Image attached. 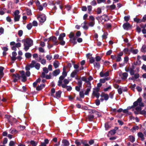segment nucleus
<instances>
[{
    "label": "nucleus",
    "instance_id": "1",
    "mask_svg": "<svg viewBox=\"0 0 146 146\" xmlns=\"http://www.w3.org/2000/svg\"><path fill=\"white\" fill-rule=\"evenodd\" d=\"M22 42H24V49L27 51L29 48L33 45V41L29 38H27L22 40Z\"/></svg>",
    "mask_w": 146,
    "mask_h": 146
},
{
    "label": "nucleus",
    "instance_id": "2",
    "mask_svg": "<svg viewBox=\"0 0 146 146\" xmlns=\"http://www.w3.org/2000/svg\"><path fill=\"white\" fill-rule=\"evenodd\" d=\"M75 143L77 145V146H79L82 143L84 146H90L87 143V141H84L82 140H76Z\"/></svg>",
    "mask_w": 146,
    "mask_h": 146
},
{
    "label": "nucleus",
    "instance_id": "3",
    "mask_svg": "<svg viewBox=\"0 0 146 146\" xmlns=\"http://www.w3.org/2000/svg\"><path fill=\"white\" fill-rule=\"evenodd\" d=\"M142 100V98H139L136 101L133 103V106L134 107L137 106L139 104L140 106L143 107L144 106V104L141 102Z\"/></svg>",
    "mask_w": 146,
    "mask_h": 146
},
{
    "label": "nucleus",
    "instance_id": "4",
    "mask_svg": "<svg viewBox=\"0 0 146 146\" xmlns=\"http://www.w3.org/2000/svg\"><path fill=\"white\" fill-rule=\"evenodd\" d=\"M19 11L17 10L14 12V20L15 22L18 21H19L20 17V15H19Z\"/></svg>",
    "mask_w": 146,
    "mask_h": 146
},
{
    "label": "nucleus",
    "instance_id": "5",
    "mask_svg": "<svg viewBox=\"0 0 146 146\" xmlns=\"http://www.w3.org/2000/svg\"><path fill=\"white\" fill-rule=\"evenodd\" d=\"M96 19L98 20H100L102 22H104L109 20L108 16L105 15H104L100 17H96Z\"/></svg>",
    "mask_w": 146,
    "mask_h": 146
},
{
    "label": "nucleus",
    "instance_id": "6",
    "mask_svg": "<svg viewBox=\"0 0 146 146\" xmlns=\"http://www.w3.org/2000/svg\"><path fill=\"white\" fill-rule=\"evenodd\" d=\"M37 18L39 22L41 23H44L46 20V17L44 14L40 15L37 17Z\"/></svg>",
    "mask_w": 146,
    "mask_h": 146
},
{
    "label": "nucleus",
    "instance_id": "7",
    "mask_svg": "<svg viewBox=\"0 0 146 146\" xmlns=\"http://www.w3.org/2000/svg\"><path fill=\"white\" fill-rule=\"evenodd\" d=\"M88 112L90 114H93L94 115H97L98 117H100L101 116L100 113L95 110L88 109Z\"/></svg>",
    "mask_w": 146,
    "mask_h": 146
},
{
    "label": "nucleus",
    "instance_id": "8",
    "mask_svg": "<svg viewBox=\"0 0 146 146\" xmlns=\"http://www.w3.org/2000/svg\"><path fill=\"white\" fill-rule=\"evenodd\" d=\"M36 63V61L32 60L31 64L29 65H27L25 68L26 70L28 71L30 70V68H33L34 67V65Z\"/></svg>",
    "mask_w": 146,
    "mask_h": 146
},
{
    "label": "nucleus",
    "instance_id": "9",
    "mask_svg": "<svg viewBox=\"0 0 146 146\" xmlns=\"http://www.w3.org/2000/svg\"><path fill=\"white\" fill-rule=\"evenodd\" d=\"M123 27L124 30H128L131 29V26L129 23L127 22L123 24Z\"/></svg>",
    "mask_w": 146,
    "mask_h": 146
},
{
    "label": "nucleus",
    "instance_id": "10",
    "mask_svg": "<svg viewBox=\"0 0 146 146\" xmlns=\"http://www.w3.org/2000/svg\"><path fill=\"white\" fill-rule=\"evenodd\" d=\"M50 40H52L53 42L54 45H57L58 43L57 40V38L55 36H52L49 38Z\"/></svg>",
    "mask_w": 146,
    "mask_h": 146
},
{
    "label": "nucleus",
    "instance_id": "11",
    "mask_svg": "<svg viewBox=\"0 0 146 146\" xmlns=\"http://www.w3.org/2000/svg\"><path fill=\"white\" fill-rule=\"evenodd\" d=\"M21 76L22 78V81L23 82H25L27 80V77L25 74L24 71L22 70L21 72Z\"/></svg>",
    "mask_w": 146,
    "mask_h": 146
},
{
    "label": "nucleus",
    "instance_id": "12",
    "mask_svg": "<svg viewBox=\"0 0 146 146\" xmlns=\"http://www.w3.org/2000/svg\"><path fill=\"white\" fill-rule=\"evenodd\" d=\"M70 143L66 139H63L62 141V145L63 146H69Z\"/></svg>",
    "mask_w": 146,
    "mask_h": 146
},
{
    "label": "nucleus",
    "instance_id": "13",
    "mask_svg": "<svg viewBox=\"0 0 146 146\" xmlns=\"http://www.w3.org/2000/svg\"><path fill=\"white\" fill-rule=\"evenodd\" d=\"M100 96L102 98H104V100L106 101L109 98L108 95L107 94H105L104 92L102 93L100 95Z\"/></svg>",
    "mask_w": 146,
    "mask_h": 146
},
{
    "label": "nucleus",
    "instance_id": "14",
    "mask_svg": "<svg viewBox=\"0 0 146 146\" xmlns=\"http://www.w3.org/2000/svg\"><path fill=\"white\" fill-rule=\"evenodd\" d=\"M79 71L78 69H75L74 70L71 74L70 76L72 78H74L76 75L77 73Z\"/></svg>",
    "mask_w": 146,
    "mask_h": 146
},
{
    "label": "nucleus",
    "instance_id": "15",
    "mask_svg": "<svg viewBox=\"0 0 146 146\" xmlns=\"http://www.w3.org/2000/svg\"><path fill=\"white\" fill-rule=\"evenodd\" d=\"M100 76L102 77H107L109 76V72L107 71L105 73H104L103 72H101L100 73Z\"/></svg>",
    "mask_w": 146,
    "mask_h": 146
},
{
    "label": "nucleus",
    "instance_id": "16",
    "mask_svg": "<svg viewBox=\"0 0 146 146\" xmlns=\"http://www.w3.org/2000/svg\"><path fill=\"white\" fill-rule=\"evenodd\" d=\"M65 77L62 75L59 78V80L58 81V84L59 86H62V80L64 79Z\"/></svg>",
    "mask_w": 146,
    "mask_h": 146
},
{
    "label": "nucleus",
    "instance_id": "17",
    "mask_svg": "<svg viewBox=\"0 0 146 146\" xmlns=\"http://www.w3.org/2000/svg\"><path fill=\"white\" fill-rule=\"evenodd\" d=\"M61 86L63 88H66L68 91H70L72 90V87L70 86H67L65 84H62Z\"/></svg>",
    "mask_w": 146,
    "mask_h": 146
},
{
    "label": "nucleus",
    "instance_id": "18",
    "mask_svg": "<svg viewBox=\"0 0 146 146\" xmlns=\"http://www.w3.org/2000/svg\"><path fill=\"white\" fill-rule=\"evenodd\" d=\"M90 115H89L88 116L87 119L90 121H92L94 118V115L93 114L92 115V114H90Z\"/></svg>",
    "mask_w": 146,
    "mask_h": 146
},
{
    "label": "nucleus",
    "instance_id": "19",
    "mask_svg": "<svg viewBox=\"0 0 146 146\" xmlns=\"http://www.w3.org/2000/svg\"><path fill=\"white\" fill-rule=\"evenodd\" d=\"M137 135L139 137L141 138V140L143 141L145 139L144 137V135L143 133L141 132H139L137 133Z\"/></svg>",
    "mask_w": 146,
    "mask_h": 146
},
{
    "label": "nucleus",
    "instance_id": "20",
    "mask_svg": "<svg viewBox=\"0 0 146 146\" xmlns=\"http://www.w3.org/2000/svg\"><path fill=\"white\" fill-rule=\"evenodd\" d=\"M62 92L61 90H59L56 92V98H59L61 97Z\"/></svg>",
    "mask_w": 146,
    "mask_h": 146
},
{
    "label": "nucleus",
    "instance_id": "21",
    "mask_svg": "<svg viewBox=\"0 0 146 146\" xmlns=\"http://www.w3.org/2000/svg\"><path fill=\"white\" fill-rule=\"evenodd\" d=\"M60 72V70L59 69H57L53 72V75L54 76H56L58 75Z\"/></svg>",
    "mask_w": 146,
    "mask_h": 146
},
{
    "label": "nucleus",
    "instance_id": "22",
    "mask_svg": "<svg viewBox=\"0 0 146 146\" xmlns=\"http://www.w3.org/2000/svg\"><path fill=\"white\" fill-rule=\"evenodd\" d=\"M45 86L44 84H41L36 87V90L39 91L42 89Z\"/></svg>",
    "mask_w": 146,
    "mask_h": 146
},
{
    "label": "nucleus",
    "instance_id": "23",
    "mask_svg": "<svg viewBox=\"0 0 146 146\" xmlns=\"http://www.w3.org/2000/svg\"><path fill=\"white\" fill-rule=\"evenodd\" d=\"M59 63L58 61H55L54 62L53 65L55 68H56L58 67L59 65Z\"/></svg>",
    "mask_w": 146,
    "mask_h": 146
},
{
    "label": "nucleus",
    "instance_id": "24",
    "mask_svg": "<svg viewBox=\"0 0 146 146\" xmlns=\"http://www.w3.org/2000/svg\"><path fill=\"white\" fill-rule=\"evenodd\" d=\"M65 36V34L63 33L61 34L59 36L58 38V40H63V38Z\"/></svg>",
    "mask_w": 146,
    "mask_h": 146
},
{
    "label": "nucleus",
    "instance_id": "25",
    "mask_svg": "<svg viewBox=\"0 0 146 146\" xmlns=\"http://www.w3.org/2000/svg\"><path fill=\"white\" fill-rule=\"evenodd\" d=\"M122 78L123 80H125L126 79L127 76H128V74L126 72H124L122 74Z\"/></svg>",
    "mask_w": 146,
    "mask_h": 146
},
{
    "label": "nucleus",
    "instance_id": "26",
    "mask_svg": "<svg viewBox=\"0 0 146 146\" xmlns=\"http://www.w3.org/2000/svg\"><path fill=\"white\" fill-rule=\"evenodd\" d=\"M77 38V37H74L73 39H70V41L74 44H75L77 43V42L76 41Z\"/></svg>",
    "mask_w": 146,
    "mask_h": 146
},
{
    "label": "nucleus",
    "instance_id": "27",
    "mask_svg": "<svg viewBox=\"0 0 146 146\" xmlns=\"http://www.w3.org/2000/svg\"><path fill=\"white\" fill-rule=\"evenodd\" d=\"M74 35L75 34L73 32H70V34L69 35V37L70 39H73V38L74 37H76Z\"/></svg>",
    "mask_w": 146,
    "mask_h": 146
},
{
    "label": "nucleus",
    "instance_id": "28",
    "mask_svg": "<svg viewBox=\"0 0 146 146\" xmlns=\"http://www.w3.org/2000/svg\"><path fill=\"white\" fill-rule=\"evenodd\" d=\"M129 140L131 142H133L135 141V138L132 135H130L129 136Z\"/></svg>",
    "mask_w": 146,
    "mask_h": 146
},
{
    "label": "nucleus",
    "instance_id": "29",
    "mask_svg": "<svg viewBox=\"0 0 146 146\" xmlns=\"http://www.w3.org/2000/svg\"><path fill=\"white\" fill-rule=\"evenodd\" d=\"M109 79V78L107 77L105 78H102L100 79V82L101 83H104L105 82L106 80H108Z\"/></svg>",
    "mask_w": 146,
    "mask_h": 146
},
{
    "label": "nucleus",
    "instance_id": "30",
    "mask_svg": "<svg viewBox=\"0 0 146 146\" xmlns=\"http://www.w3.org/2000/svg\"><path fill=\"white\" fill-rule=\"evenodd\" d=\"M6 11L5 8H1L0 10V15H3L5 14V12Z\"/></svg>",
    "mask_w": 146,
    "mask_h": 146
},
{
    "label": "nucleus",
    "instance_id": "31",
    "mask_svg": "<svg viewBox=\"0 0 146 146\" xmlns=\"http://www.w3.org/2000/svg\"><path fill=\"white\" fill-rule=\"evenodd\" d=\"M26 11L27 15H32L31 10V9H29L28 8H26Z\"/></svg>",
    "mask_w": 146,
    "mask_h": 146
},
{
    "label": "nucleus",
    "instance_id": "32",
    "mask_svg": "<svg viewBox=\"0 0 146 146\" xmlns=\"http://www.w3.org/2000/svg\"><path fill=\"white\" fill-rule=\"evenodd\" d=\"M30 143L32 145V146H36L37 144V142L31 140L30 141Z\"/></svg>",
    "mask_w": 146,
    "mask_h": 146
},
{
    "label": "nucleus",
    "instance_id": "33",
    "mask_svg": "<svg viewBox=\"0 0 146 146\" xmlns=\"http://www.w3.org/2000/svg\"><path fill=\"white\" fill-rule=\"evenodd\" d=\"M92 95L96 97L97 98H98L100 96V94L98 92H95V91H93Z\"/></svg>",
    "mask_w": 146,
    "mask_h": 146
},
{
    "label": "nucleus",
    "instance_id": "34",
    "mask_svg": "<svg viewBox=\"0 0 146 146\" xmlns=\"http://www.w3.org/2000/svg\"><path fill=\"white\" fill-rule=\"evenodd\" d=\"M141 51L143 52H146V45H143L141 49Z\"/></svg>",
    "mask_w": 146,
    "mask_h": 146
},
{
    "label": "nucleus",
    "instance_id": "35",
    "mask_svg": "<svg viewBox=\"0 0 146 146\" xmlns=\"http://www.w3.org/2000/svg\"><path fill=\"white\" fill-rule=\"evenodd\" d=\"M40 64L38 63H36H36L34 65V67H35L36 69L38 70H39L40 68Z\"/></svg>",
    "mask_w": 146,
    "mask_h": 146
},
{
    "label": "nucleus",
    "instance_id": "36",
    "mask_svg": "<svg viewBox=\"0 0 146 146\" xmlns=\"http://www.w3.org/2000/svg\"><path fill=\"white\" fill-rule=\"evenodd\" d=\"M12 77L13 78H17L18 79H20V75L17 74H12Z\"/></svg>",
    "mask_w": 146,
    "mask_h": 146
},
{
    "label": "nucleus",
    "instance_id": "37",
    "mask_svg": "<svg viewBox=\"0 0 146 146\" xmlns=\"http://www.w3.org/2000/svg\"><path fill=\"white\" fill-rule=\"evenodd\" d=\"M79 95L80 98H84L85 94L83 91H80Z\"/></svg>",
    "mask_w": 146,
    "mask_h": 146
},
{
    "label": "nucleus",
    "instance_id": "38",
    "mask_svg": "<svg viewBox=\"0 0 146 146\" xmlns=\"http://www.w3.org/2000/svg\"><path fill=\"white\" fill-rule=\"evenodd\" d=\"M87 83V87H88V88H90L91 89V84L90 81H88L86 82Z\"/></svg>",
    "mask_w": 146,
    "mask_h": 146
},
{
    "label": "nucleus",
    "instance_id": "39",
    "mask_svg": "<svg viewBox=\"0 0 146 146\" xmlns=\"http://www.w3.org/2000/svg\"><path fill=\"white\" fill-rule=\"evenodd\" d=\"M134 21L137 22V23H140L141 22V19H139V18H134Z\"/></svg>",
    "mask_w": 146,
    "mask_h": 146
},
{
    "label": "nucleus",
    "instance_id": "40",
    "mask_svg": "<svg viewBox=\"0 0 146 146\" xmlns=\"http://www.w3.org/2000/svg\"><path fill=\"white\" fill-rule=\"evenodd\" d=\"M63 71L62 73V76L65 77L67 75V73L66 72V69L64 68V67L63 68Z\"/></svg>",
    "mask_w": 146,
    "mask_h": 146
},
{
    "label": "nucleus",
    "instance_id": "41",
    "mask_svg": "<svg viewBox=\"0 0 146 146\" xmlns=\"http://www.w3.org/2000/svg\"><path fill=\"white\" fill-rule=\"evenodd\" d=\"M134 79L138 78L140 76L139 74L138 73L135 74L133 76Z\"/></svg>",
    "mask_w": 146,
    "mask_h": 146
},
{
    "label": "nucleus",
    "instance_id": "42",
    "mask_svg": "<svg viewBox=\"0 0 146 146\" xmlns=\"http://www.w3.org/2000/svg\"><path fill=\"white\" fill-rule=\"evenodd\" d=\"M139 129V127L138 126H134L133 127L131 130H132V131L133 132L134 131H136V130H138Z\"/></svg>",
    "mask_w": 146,
    "mask_h": 146
},
{
    "label": "nucleus",
    "instance_id": "43",
    "mask_svg": "<svg viewBox=\"0 0 146 146\" xmlns=\"http://www.w3.org/2000/svg\"><path fill=\"white\" fill-rule=\"evenodd\" d=\"M41 143L42 144H44L45 146H46V144L49 143V141L47 139H44V142H41Z\"/></svg>",
    "mask_w": 146,
    "mask_h": 146
},
{
    "label": "nucleus",
    "instance_id": "44",
    "mask_svg": "<svg viewBox=\"0 0 146 146\" xmlns=\"http://www.w3.org/2000/svg\"><path fill=\"white\" fill-rule=\"evenodd\" d=\"M77 84L78 85L77 86H79V87H82V80H79V81H78Z\"/></svg>",
    "mask_w": 146,
    "mask_h": 146
},
{
    "label": "nucleus",
    "instance_id": "45",
    "mask_svg": "<svg viewBox=\"0 0 146 146\" xmlns=\"http://www.w3.org/2000/svg\"><path fill=\"white\" fill-rule=\"evenodd\" d=\"M25 56L27 58H30L31 56V54L29 52L26 53L25 54Z\"/></svg>",
    "mask_w": 146,
    "mask_h": 146
},
{
    "label": "nucleus",
    "instance_id": "46",
    "mask_svg": "<svg viewBox=\"0 0 146 146\" xmlns=\"http://www.w3.org/2000/svg\"><path fill=\"white\" fill-rule=\"evenodd\" d=\"M63 82L64 84H65L66 85H67V84H68L69 82V81L67 79H64L63 80Z\"/></svg>",
    "mask_w": 146,
    "mask_h": 146
},
{
    "label": "nucleus",
    "instance_id": "47",
    "mask_svg": "<svg viewBox=\"0 0 146 146\" xmlns=\"http://www.w3.org/2000/svg\"><path fill=\"white\" fill-rule=\"evenodd\" d=\"M91 91V89L87 88L86 90L85 91L84 94L85 95H89V92Z\"/></svg>",
    "mask_w": 146,
    "mask_h": 146
},
{
    "label": "nucleus",
    "instance_id": "48",
    "mask_svg": "<svg viewBox=\"0 0 146 146\" xmlns=\"http://www.w3.org/2000/svg\"><path fill=\"white\" fill-rule=\"evenodd\" d=\"M90 62L91 63H93L95 61L94 59L92 57H91L89 58Z\"/></svg>",
    "mask_w": 146,
    "mask_h": 146
},
{
    "label": "nucleus",
    "instance_id": "49",
    "mask_svg": "<svg viewBox=\"0 0 146 146\" xmlns=\"http://www.w3.org/2000/svg\"><path fill=\"white\" fill-rule=\"evenodd\" d=\"M130 73L131 75H133L135 74V71L134 70H133V69H131V68H130Z\"/></svg>",
    "mask_w": 146,
    "mask_h": 146
},
{
    "label": "nucleus",
    "instance_id": "50",
    "mask_svg": "<svg viewBox=\"0 0 146 146\" xmlns=\"http://www.w3.org/2000/svg\"><path fill=\"white\" fill-rule=\"evenodd\" d=\"M4 68L2 66L0 67V75H3L4 73L3 72V70Z\"/></svg>",
    "mask_w": 146,
    "mask_h": 146
},
{
    "label": "nucleus",
    "instance_id": "51",
    "mask_svg": "<svg viewBox=\"0 0 146 146\" xmlns=\"http://www.w3.org/2000/svg\"><path fill=\"white\" fill-rule=\"evenodd\" d=\"M81 35V33L80 31H78L76 33V36L75 37H77V38L79 37Z\"/></svg>",
    "mask_w": 146,
    "mask_h": 146
},
{
    "label": "nucleus",
    "instance_id": "52",
    "mask_svg": "<svg viewBox=\"0 0 146 146\" xmlns=\"http://www.w3.org/2000/svg\"><path fill=\"white\" fill-rule=\"evenodd\" d=\"M32 27V26L31 23H29L27 25V27L29 30H30L31 29V28Z\"/></svg>",
    "mask_w": 146,
    "mask_h": 146
},
{
    "label": "nucleus",
    "instance_id": "53",
    "mask_svg": "<svg viewBox=\"0 0 146 146\" xmlns=\"http://www.w3.org/2000/svg\"><path fill=\"white\" fill-rule=\"evenodd\" d=\"M43 70L44 71L43 72L46 73V74L48 72V69L46 67H45L43 68Z\"/></svg>",
    "mask_w": 146,
    "mask_h": 146
},
{
    "label": "nucleus",
    "instance_id": "54",
    "mask_svg": "<svg viewBox=\"0 0 146 146\" xmlns=\"http://www.w3.org/2000/svg\"><path fill=\"white\" fill-rule=\"evenodd\" d=\"M123 51L125 53L127 54L129 52V50L127 48H125L124 49Z\"/></svg>",
    "mask_w": 146,
    "mask_h": 146
},
{
    "label": "nucleus",
    "instance_id": "55",
    "mask_svg": "<svg viewBox=\"0 0 146 146\" xmlns=\"http://www.w3.org/2000/svg\"><path fill=\"white\" fill-rule=\"evenodd\" d=\"M92 6L91 5L88 6V11L89 14H90V12L92 9Z\"/></svg>",
    "mask_w": 146,
    "mask_h": 146
},
{
    "label": "nucleus",
    "instance_id": "56",
    "mask_svg": "<svg viewBox=\"0 0 146 146\" xmlns=\"http://www.w3.org/2000/svg\"><path fill=\"white\" fill-rule=\"evenodd\" d=\"M15 144V143L13 141H11L9 143V146H13Z\"/></svg>",
    "mask_w": 146,
    "mask_h": 146
},
{
    "label": "nucleus",
    "instance_id": "57",
    "mask_svg": "<svg viewBox=\"0 0 146 146\" xmlns=\"http://www.w3.org/2000/svg\"><path fill=\"white\" fill-rule=\"evenodd\" d=\"M140 113L142 115H144L146 116V111L145 110H143L140 111Z\"/></svg>",
    "mask_w": 146,
    "mask_h": 146
},
{
    "label": "nucleus",
    "instance_id": "58",
    "mask_svg": "<svg viewBox=\"0 0 146 146\" xmlns=\"http://www.w3.org/2000/svg\"><path fill=\"white\" fill-rule=\"evenodd\" d=\"M94 140L93 139H91L88 142L89 145H91L93 144L94 143Z\"/></svg>",
    "mask_w": 146,
    "mask_h": 146
},
{
    "label": "nucleus",
    "instance_id": "59",
    "mask_svg": "<svg viewBox=\"0 0 146 146\" xmlns=\"http://www.w3.org/2000/svg\"><path fill=\"white\" fill-rule=\"evenodd\" d=\"M109 133L110 134L112 135L116 133V131L113 129L109 131Z\"/></svg>",
    "mask_w": 146,
    "mask_h": 146
},
{
    "label": "nucleus",
    "instance_id": "60",
    "mask_svg": "<svg viewBox=\"0 0 146 146\" xmlns=\"http://www.w3.org/2000/svg\"><path fill=\"white\" fill-rule=\"evenodd\" d=\"M93 6L96 5L97 4L95 0H93L90 3Z\"/></svg>",
    "mask_w": 146,
    "mask_h": 146
},
{
    "label": "nucleus",
    "instance_id": "61",
    "mask_svg": "<svg viewBox=\"0 0 146 146\" xmlns=\"http://www.w3.org/2000/svg\"><path fill=\"white\" fill-rule=\"evenodd\" d=\"M46 58L47 60H50L52 58V56L50 55H47L46 56Z\"/></svg>",
    "mask_w": 146,
    "mask_h": 146
},
{
    "label": "nucleus",
    "instance_id": "62",
    "mask_svg": "<svg viewBox=\"0 0 146 146\" xmlns=\"http://www.w3.org/2000/svg\"><path fill=\"white\" fill-rule=\"evenodd\" d=\"M96 12L97 14H100L102 12L101 9L100 7L98 8Z\"/></svg>",
    "mask_w": 146,
    "mask_h": 146
},
{
    "label": "nucleus",
    "instance_id": "63",
    "mask_svg": "<svg viewBox=\"0 0 146 146\" xmlns=\"http://www.w3.org/2000/svg\"><path fill=\"white\" fill-rule=\"evenodd\" d=\"M95 104L97 106H99L100 104V102L98 99L96 100L95 101Z\"/></svg>",
    "mask_w": 146,
    "mask_h": 146
},
{
    "label": "nucleus",
    "instance_id": "64",
    "mask_svg": "<svg viewBox=\"0 0 146 146\" xmlns=\"http://www.w3.org/2000/svg\"><path fill=\"white\" fill-rule=\"evenodd\" d=\"M23 34V31L22 30H20L18 31V34L19 36H21Z\"/></svg>",
    "mask_w": 146,
    "mask_h": 146
}]
</instances>
